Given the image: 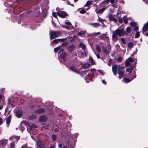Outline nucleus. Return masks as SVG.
I'll use <instances>...</instances> for the list:
<instances>
[{"instance_id":"51","label":"nucleus","mask_w":148,"mask_h":148,"mask_svg":"<svg viewBox=\"0 0 148 148\" xmlns=\"http://www.w3.org/2000/svg\"><path fill=\"white\" fill-rule=\"evenodd\" d=\"M65 23L66 24V25H71V27H72V25H71V23H70V22H69V21H66L65 22Z\"/></svg>"},{"instance_id":"12","label":"nucleus","mask_w":148,"mask_h":148,"mask_svg":"<svg viewBox=\"0 0 148 148\" xmlns=\"http://www.w3.org/2000/svg\"><path fill=\"white\" fill-rule=\"evenodd\" d=\"M136 77V75L134 74L133 75V77L131 79H128L126 78H124V81L125 82H130L132 79L135 78Z\"/></svg>"},{"instance_id":"14","label":"nucleus","mask_w":148,"mask_h":148,"mask_svg":"<svg viewBox=\"0 0 148 148\" xmlns=\"http://www.w3.org/2000/svg\"><path fill=\"white\" fill-rule=\"evenodd\" d=\"M46 117L44 116H41L39 119V121L41 122H45L47 120Z\"/></svg>"},{"instance_id":"52","label":"nucleus","mask_w":148,"mask_h":148,"mask_svg":"<svg viewBox=\"0 0 148 148\" xmlns=\"http://www.w3.org/2000/svg\"><path fill=\"white\" fill-rule=\"evenodd\" d=\"M79 12L82 14H83L85 13L86 11L84 9H82L79 11Z\"/></svg>"},{"instance_id":"28","label":"nucleus","mask_w":148,"mask_h":148,"mask_svg":"<svg viewBox=\"0 0 148 148\" xmlns=\"http://www.w3.org/2000/svg\"><path fill=\"white\" fill-rule=\"evenodd\" d=\"M96 49L97 51L99 53L101 52V50L100 46L98 45H97L96 46Z\"/></svg>"},{"instance_id":"57","label":"nucleus","mask_w":148,"mask_h":148,"mask_svg":"<svg viewBox=\"0 0 148 148\" xmlns=\"http://www.w3.org/2000/svg\"><path fill=\"white\" fill-rule=\"evenodd\" d=\"M78 135V133H75L73 135V137L74 138H76L77 137Z\"/></svg>"},{"instance_id":"56","label":"nucleus","mask_w":148,"mask_h":148,"mask_svg":"<svg viewBox=\"0 0 148 148\" xmlns=\"http://www.w3.org/2000/svg\"><path fill=\"white\" fill-rule=\"evenodd\" d=\"M125 16H124L123 17V18L124 19V23L125 24H126L127 23V20L126 19H125Z\"/></svg>"},{"instance_id":"62","label":"nucleus","mask_w":148,"mask_h":148,"mask_svg":"<svg viewBox=\"0 0 148 148\" xmlns=\"http://www.w3.org/2000/svg\"><path fill=\"white\" fill-rule=\"evenodd\" d=\"M91 71L92 73H95L96 72V70L95 69H93L91 70Z\"/></svg>"},{"instance_id":"55","label":"nucleus","mask_w":148,"mask_h":148,"mask_svg":"<svg viewBox=\"0 0 148 148\" xmlns=\"http://www.w3.org/2000/svg\"><path fill=\"white\" fill-rule=\"evenodd\" d=\"M52 15L55 18H56L57 17V15L56 12H53Z\"/></svg>"},{"instance_id":"30","label":"nucleus","mask_w":148,"mask_h":148,"mask_svg":"<svg viewBox=\"0 0 148 148\" xmlns=\"http://www.w3.org/2000/svg\"><path fill=\"white\" fill-rule=\"evenodd\" d=\"M107 34H103V37H105V38H106V41H107V42H109V38L107 36Z\"/></svg>"},{"instance_id":"15","label":"nucleus","mask_w":148,"mask_h":148,"mask_svg":"<svg viewBox=\"0 0 148 148\" xmlns=\"http://www.w3.org/2000/svg\"><path fill=\"white\" fill-rule=\"evenodd\" d=\"M75 46L73 45L69 46L68 47V49L70 52H72L73 49L75 48Z\"/></svg>"},{"instance_id":"37","label":"nucleus","mask_w":148,"mask_h":148,"mask_svg":"<svg viewBox=\"0 0 148 148\" xmlns=\"http://www.w3.org/2000/svg\"><path fill=\"white\" fill-rule=\"evenodd\" d=\"M37 127V126L34 124H32L31 126L30 127V129L31 130L33 128H36Z\"/></svg>"},{"instance_id":"46","label":"nucleus","mask_w":148,"mask_h":148,"mask_svg":"<svg viewBox=\"0 0 148 148\" xmlns=\"http://www.w3.org/2000/svg\"><path fill=\"white\" fill-rule=\"evenodd\" d=\"M52 138L53 141H55L56 139V136L55 135H53L52 136Z\"/></svg>"},{"instance_id":"18","label":"nucleus","mask_w":148,"mask_h":148,"mask_svg":"<svg viewBox=\"0 0 148 148\" xmlns=\"http://www.w3.org/2000/svg\"><path fill=\"white\" fill-rule=\"evenodd\" d=\"M112 39L114 41H116L118 40V37L117 34L113 31L112 32Z\"/></svg>"},{"instance_id":"27","label":"nucleus","mask_w":148,"mask_h":148,"mask_svg":"<svg viewBox=\"0 0 148 148\" xmlns=\"http://www.w3.org/2000/svg\"><path fill=\"white\" fill-rule=\"evenodd\" d=\"M11 120V116H9L6 119V124L8 127V126L9 123L10 122Z\"/></svg>"},{"instance_id":"45","label":"nucleus","mask_w":148,"mask_h":148,"mask_svg":"<svg viewBox=\"0 0 148 148\" xmlns=\"http://www.w3.org/2000/svg\"><path fill=\"white\" fill-rule=\"evenodd\" d=\"M98 37L100 39H102L103 40H105L103 36V34H102L101 35L98 36Z\"/></svg>"},{"instance_id":"19","label":"nucleus","mask_w":148,"mask_h":148,"mask_svg":"<svg viewBox=\"0 0 148 148\" xmlns=\"http://www.w3.org/2000/svg\"><path fill=\"white\" fill-rule=\"evenodd\" d=\"M105 8H103L99 10H98L97 9L95 10V11L97 13L101 14L105 10Z\"/></svg>"},{"instance_id":"60","label":"nucleus","mask_w":148,"mask_h":148,"mask_svg":"<svg viewBox=\"0 0 148 148\" xmlns=\"http://www.w3.org/2000/svg\"><path fill=\"white\" fill-rule=\"evenodd\" d=\"M98 71L102 75H104L103 72L101 70H98Z\"/></svg>"},{"instance_id":"39","label":"nucleus","mask_w":148,"mask_h":148,"mask_svg":"<svg viewBox=\"0 0 148 148\" xmlns=\"http://www.w3.org/2000/svg\"><path fill=\"white\" fill-rule=\"evenodd\" d=\"M98 21L100 22L103 24L104 22L106 21V20L105 19H102L99 17Z\"/></svg>"},{"instance_id":"47","label":"nucleus","mask_w":148,"mask_h":148,"mask_svg":"<svg viewBox=\"0 0 148 148\" xmlns=\"http://www.w3.org/2000/svg\"><path fill=\"white\" fill-rule=\"evenodd\" d=\"M140 35L138 32H137L135 34V36L136 38H138L139 37Z\"/></svg>"},{"instance_id":"2","label":"nucleus","mask_w":148,"mask_h":148,"mask_svg":"<svg viewBox=\"0 0 148 148\" xmlns=\"http://www.w3.org/2000/svg\"><path fill=\"white\" fill-rule=\"evenodd\" d=\"M113 32L120 36H124L125 33L124 29L122 28H119Z\"/></svg>"},{"instance_id":"36","label":"nucleus","mask_w":148,"mask_h":148,"mask_svg":"<svg viewBox=\"0 0 148 148\" xmlns=\"http://www.w3.org/2000/svg\"><path fill=\"white\" fill-rule=\"evenodd\" d=\"M59 42V39H56L53 40L51 42V43H53L55 44H57Z\"/></svg>"},{"instance_id":"53","label":"nucleus","mask_w":148,"mask_h":148,"mask_svg":"<svg viewBox=\"0 0 148 148\" xmlns=\"http://www.w3.org/2000/svg\"><path fill=\"white\" fill-rule=\"evenodd\" d=\"M133 43L131 42H130L128 44V47H132L133 46Z\"/></svg>"},{"instance_id":"5","label":"nucleus","mask_w":148,"mask_h":148,"mask_svg":"<svg viewBox=\"0 0 148 148\" xmlns=\"http://www.w3.org/2000/svg\"><path fill=\"white\" fill-rule=\"evenodd\" d=\"M59 53L61 58L64 59L66 58V54L63 49H60L59 52Z\"/></svg>"},{"instance_id":"33","label":"nucleus","mask_w":148,"mask_h":148,"mask_svg":"<svg viewBox=\"0 0 148 148\" xmlns=\"http://www.w3.org/2000/svg\"><path fill=\"white\" fill-rule=\"evenodd\" d=\"M102 50L103 52L105 54H107L109 53L110 52L108 51L106 49L103 47H102Z\"/></svg>"},{"instance_id":"63","label":"nucleus","mask_w":148,"mask_h":148,"mask_svg":"<svg viewBox=\"0 0 148 148\" xmlns=\"http://www.w3.org/2000/svg\"><path fill=\"white\" fill-rule=\"evenodd\" d=\"M3 123V121L2 119L0 117V125H1Z\"/></svg>"},{"instance_id":"17","label":"nucleus","mask_w":148,"mask_h":148,"mask_svg":"<svg viewBox=\"0 0 148 148\" xmlns=\"http://www.w3.org/2000/svg\"><path fill=\"white\" fill-rule=\"evenodd\" d=\"M148 28V23H146L142 28L143 32V34H145V32Z\"/></svg>"},{"instance_id":"23","label":"nucleus","mask_w":148,"mask_h":148,"mask_svg":"<svg viewBox=\"0 0 148 148\" xmlns=\"http://www.w3.org/2000/svg\"><path fill=\"white\" fill-rule=\"evenodd\" d=\"M109 1L111 4H113L114 3V0H107L106 1H103L102 3V4H104L107 5Z\"/></svg>"},{"instance_id":"64","label":"nucleus","mask_w":148,"mask_h":148,"mask_svg":"<svg viewBox=\"0 0 148 148\" xmlns=\"http://www.w3.org/2000/svg\"><path fill=\"white\" fill-rule=\"evenodd\" d=\"M27 147V145L26 144V145H23L22 147L21 148H26Z\"/></svg>"},{"instance_id":"31","label":"nucleus","mask_w":148,"mask_h":148,"mask_svg":"<svg viewBox=\"0 0 148 148\" xmlns=\"http://www.w3.org/2000/svg\"><path fill=\"white\" fill-rule=\"evenodd\" d=\"M90 66V64H89L86 63L83 64L82 67L84 69H86L88 67Z\"/></svg>"},{"instance_id":"49","label":"nucleus","mask_w":148,"mask_h":148,"mask_svg":"<svg viewBox=\"0 0 148 148\" xmlns=\"http://www.w3.org/2000/svg\"><path fill=\"white\" fill-rule=\"evenodd\" d=\"M85 33V32L82 31V32H79L77 34L79 36H80L82 35L83 34Z\"/></svg>"},{"instance_id":"54","label":"nucleus","mask_w":148,"mask_h":148,"mask_svg":"<svg viewBox=\"0 0 148 148\" xmlns=\"http://www.w3.org/2000/svg\"><path fill=\"white\" fill-rule=\"evenodd\" d=\"M59 42L60 41H62V42H64V41L66 39V38H61V39H59Z\"/></svg>"},{"instance_id":"4","label":"nucleus","mask_w":148,"mask_h":148,"mask_svg":"<svg viewBox=\"0 0 148 148\" xmlns=\"http://www.w3.org/2000/svg\"><path fill=\"white\" fill-rule=\"evenodd\" d=\"M15 114L18 117H21L23 113L19 108H16L14 110Z\"/></svg>"},{"instance_id":"16","label":"nucleus","mask_w":148,"mask_h":148,"mask_svg":"<svg viewBox=\"0 0 148 148\" xmlns=\"http://www.w3.org/2000/svg\"><path fill=\"white\" fill-rule=\"evenodd\" d=\"M45 110L43 109H39L35 111V113L36 114H39L44 112Z\"/></svg>"},{"instance_id":"3","label":"nucleus","mask_w":148,"mask_h":148,"mask_svg":"<svg viewBox=\"0 0 148 148\" xmlns=\"http://www.w3.org/2000/svg\"><path fill=\"white\" fill-rule=\"evenodd\" d=\"M118 72L119 75V78L121 79L124 76L123 67H119L118 68Z\"/></svg>"},{"instance_id":"58","label":"nucleus","mask_w":148,"mask_h":148,"mask_svg":"<svg viewBox=\"0 0 148 148\" xmlns=\"http://www.w3.org/2000/svg\"><path fill=\"white\" fill-rule=\"evenodd\" d=\"M22 125H20V130L21 131H22V132L23 131L24 129V128L23 127H22V126H21Z\"/></svg>"},{"instance_id":"40","label":"nucleus","mask_w":148,"mask_h":148,"mask_svg":"<svg viewBox=\"0 0 148 148\" xmlns=\"http://www.w3.org/2000/svg\"><path fill=\"white\" fill-rule=\"evenodd\" d=\"M13 98H9L8 101V104H12V102L13 101Z\"/></svg>"},{"instance_id":"10","label":"nucleus","mask_w":148,"mask_h":148,"mask_svg":"<svg viewBox=\"0 0 148 148\" xmlns=\"http://www.w3.org/2000/svg\"><path fill=\"white\" fill-rule=\"evenodd\" d=\"M101 34V33L100 32H97V33H95L93 34H88L87 35V37H92L94 38L96 37V36L97 35H99Z\"/></svg>"},{"instance_id":"6","label":"nucleus","mask_w":148,"mask_h":148,"mask_svg":"<svg viewBox=\"0 0 148 148\" xmlns=\"http://www.w3.org/2000/svg\"><path fill=\"white\" fill-rule=\"evenodd\" d=\"M86 52L87 51L86 50H82L81 51H79L78 52V56L82 57L86 56L87 55Z\"/></svg>"},{"instance_id":"38","label":"nucleus","mask_w":148,"mask_h":148,"mask_svg":"<svg viewBox=\"0 0 148 148\" xmlns=\"http://www.w3.org/2000/svg\"><path fill=\"white\" fill-rule=\"evenodd\" d=\"M42 126L43 128H45L46 129H48L49 128V125L45 124H42Z\"/></svg>"},{"instance_id":"50","label":"nucleus","mask_w":148,"mask_h":148,"mask_svg":"<svg viewBox=\"0 0 148 148\" xmlns=\"http://www.w3.org/2000/svg\"><path fill=\"white\" fill-rule=\"evenodd\" d=\"M129 62H132L134 61V60L131 57H129L127 59Z\"/></svg>"},{"instance_id":"48","label":"nucleus","mask_w":148,"mask_h":148,"mask_svg":"<svg viewBox=\"0 0 148 148\" xmlns=\"http://www.w3.org/2000/svg\"><path fill=\"white\" fill-rule=\"evenodd\" d=\"M15 146V143L14 142H12L10 144V146L11 148H14Z\"/></svg>"},{"instance_id":"21","label":"nucleus","mask_w":148,"mask_h":148,"mask_svg":"<svg viewBox=\"0 0 148 148\" xmlns=\"http://www.w3.org/2000/svg\"><path fill=\"white\" fill-rule=\"evenodd\" d=\"M109 19L110 21H114V22H116L117 21V20L112 15H109Z\"/></svg>"},{"instance_id":"20","label":"nucleus","mask_w":148,"mask_h":148,"mask_svg":"<svg viewBox=\"0 0 148 148\" xmlns=\"http://www.w3.org/2000/svg\"><path fill=\"white\" fill-rule=\"evenodd\" d=\"M85 80L87 83H88L91 80V77L89 74H88L85 78Z\"/></svg>"},{"instance_id":"13","label":"nucleus","mask_w":148,"mask_h":148,"mask_svg":"<svg viewBox=\"0 0 148 148\" xmlns=\"http://www.w3.org/2000/svg\"><path fill=\"white\" fill-rule=\"evenodd\" d=\"M71 69L73 71L77 73H79V70L77 69L75 66H73L71 67Z\"/></svg>"},{"instance_id":"35","label":"nucleus","mask_w":148,"mask_h":148,"mask_svg":"<svg viewBox=\"0 0 148 148\" xmlns=\"http://www.w3.org/2000/svg\"><path fill=\"white\" fill-rule=\"evenodd\" d=\"M125 65L126 66H128L130 65V62L128 61L127 59L125 61Z\"/></svg>"},{"instance_id":"8","label":"nucleus","mask_w":148,"mask_h":148,"mask_svg":"<svg viewBox=\"0 0 148 148\" xmlns=\"http://www.w3.org/2000/svg\"><path fill=\"white\" fill-rule=\"evenodd\" d=\"M37 146L40 148H43L45 146L44 143L41 141L38 140L36 141Z\"/></svg>"},{"instance_id":"29","label":"nucleus","mask_w":148,"mask_h":148,"mask_svg":"<svg viewBox=\"0 0 148 148\" xmlns=\"http://www.w3.org/2000/svg\"><path fill=\"white\" fill-rule=\"evenodd\" d=\"M133 66H132L130 68H127L126 70V71L127 72L130 73L133 70Z\"/></svg>"},{"instance_id":"61","label":"nucleus","mask_w":148,"mask_h":148,"mask_svg":"<svg viewBox=\"0 0 148 148\" xmlns=\"http://www.w3.org/2000/svg\"><path fill=\"white\" fill-rule=\"evenodd\" d=\"M67 125L70 128L71 127V125L70 123V122H68L67 123Z\"/></svg>"},{"instance_id":"44","label":"nucleus","mask_w":148,"mask_h":148,"mask_svg":"<svg viewBox=\"0 0 148 148\" xmlns=\"http://www.w3.org/2000/svg\"><path fill=\"white\" fill-rule=\"evenodd\" d=\"M131 32V29L130 27H128L126 29V33L127 32V33H130Z\"/></svg>"},{"instance_id":"9","label":"nucleus","mask_w":148,"mask_h":148,"mask_svg":"<svg viewBox=\"0 0 148 148\" xmlns=\"http://www.w3.org/2000/svg\"><path fill=\"white\" fill-rule=\"evenodd\" d=\"M0 144L2 146V147L3 148L7 144V140L5 139L1 140L0 141Z\"/></svg>"},{"instance_id":"59","label":"nucleus","mask_w":148,"mask_h":148,"mask_svg":"<svg viewBox=\"0 0 148 148\" xmlns=\"http://www.w3.org/2000/svg\"><path fill=\"white\" fill-rule=\"evenodd\" d=\"M119 22L120 23H122L123 22V19L122 18H119Z\"/></svg>"},{"instance_id":"11","label":"nucleus","mask_w":148,"mask_h":148,"mask_svg":"<svg viewBox=\"0 0 148 148\" xmlns=\"http://www.w3.org/2000/svg\"><path fill=\"white\" fill-rule=\"evenodd\" d=\"M117 69V67L116 65H115L112 67L113 72L115 75H116Z\"/></svg>"},{"instance_id":"26","label":"nucleus","mask_w":148,"mask_h":148,"mask_svg":"<svg viewBox=\"0 0 148 148\" xmlns=\"http://www.w3.org/2000/svg\"><path fill=\"white\" fill-rule=\"evenodd\" d=\"M23 124L25 125L27 127L28 126H29V123L28 122L25 121H22L21 122V125H22Z\"/></svg>"},{"instance_id":"42","label":"nucleus","mask_w":148,"mask_h":148,"mask_svg":"<svg viewBox=\"0 0 148 148\" xmlns=\"http://www.w3.org/2000/svg\"><path fill=\"white\" fill-rule=\"evenodd\" d=\"M121 42L122 43L124 44L125 45L126 44L125 40L124 38H122L121 39Z\"/></svg>"},{"instance_id":"43","label":"nucleus","mask_w":148,"mask_h":148,"mask_svg":"<svg viewBox=\"0 0 148 148\" xmlns=\"http://www.w3.org/2000/svg\"><path fill=\"white\" fill-rule=\"evenodd\" d=\"M89 60L90 61L91 64L93 65L94 64L95 62L93 61V60L91 58H89Z\"/></svg>"},{"instance_id":"24","label":"nucleus","mask_w":148,"mask_h":148,"mask_svg":"<svg viewBox=\"0 0 148 148\" xmlns=\"http://www.w3.org/2000/svg\"><path fill=\"white\" fill-rule=\"evenodd\" d=\"M79 47L82 48V50H86V49L85 46L84 44L82 43H81L79 45Z\"/></svg>"},{"instance_id":"32","label":"nucleus","mask_w":148,"mask_h":148,"mask_svg":"<svg viewBox=\"0 0 148 148\" xmlns=\"http://www.w3.org/2000/svg\"><path fill=\"white\" fill-rule=\"evenodd\" d=\"M61 47V46H58L57 47L55 48L54 49V52L55 53H56V52H57V51H58L59 50H60V49H60Z\"/></svg>"},{"instance_id":"34","label":"nucleus","mask_w":148,"mask_h":148,"mask_svg":"<svg viewBox=\"0 0 148 148\" xmlns=\"http://www.w3.org/2000/svg\"><path fill=\"white\" fill-rule=\"evenodd\" d=\"M36 118V116L35 114H32V115L30 116L28 118L29 119H33Z\"/></svg>"},{"instance_id":"7","label":"nucleus","mask_w":148,"mask_h":148,"mask_svg":"<svg viewBox=\"0 0 148 148\" xmlns=\"http://www.w3.org/2000/svg\"><path fill=\"white\" fill-rule=\"evenodd\" d=\"M58 15L62 18H64L66 16V13L64 11H60L57 12Z\"/></svg>"},{"instance_id":"41","label":"nucleus","mask_w":148,"mask_h":148,"mask_svg":"<svg viewBox=\"0 0 148 148\" xmlns=\"http://www.w3.org/2000/svg\"><path fill=\"white\" fill-rule=\"evenodd\" d=\"M130 25L131 26L135 27L136 25V23L135 22H132L130 23Z\"/></svg>"},{"instance_id":"25","label":"nucleus","mask_w":148,"mask_h":148,"mask_svg":"<svg viewBox=\"0 0 148 148\" xmlns=\"http://www.w3.org/2000/svg\"><path fill=\"white\" fill-rule=\"evenodd\" d=\"M90 25L95 27H97L99 26V25L98 23H91Z\"/></svg>"},{"instance_id":"22","label":"nucleus","mask_w":148,"mask_h":148,"mask_svg":"<svg viewBox=\"0 0 148 148\" xmlns=\"http://www.w3.org/2000/svg\"><path fill=\"white\" fill-rule=\"evenodd\" d=\"M91 2L90 1H88L86 2V3L84 5V7H88L91 5ZM89 8H90L89 7H88L86 9V10H88L89 9Z\"/></svg>"},{"instance_id":"1","label":"nucleus","mask_w":148,"mask_h":148,"mask_svg":"<svg viewBox=\"0 0 148 148\" xmlns=\"http://www.w3.org/2000/svg\"><path fill=\"white\" fill-rule=\"evenodd\" d=\"M50 38L52 39L61 35V32L59 31H51L49 32Z\"/></svg>"}]
</instances>
